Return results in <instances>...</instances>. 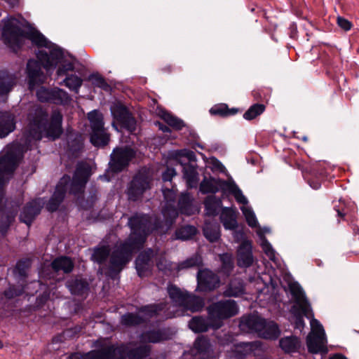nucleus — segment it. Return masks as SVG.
Wrapping results in <instances>:
<instances>
[{
	"label": "nucleus",
	"instance_id": "nucleus-1",
	"mask_svg": "<svg viewBox=\"0 0 359 359\" xmlns=\"http://www.w3.org/2000/svg\"><path fill=\"white\" fill-rule=\"evenodd\" d=\"M28 136L34 140H40L43 136L55 140L63 133V116L59 111L55 110L50 116L46 109L41 106H34L27 114Z\"/></svg>",
	"mask_w": 359,
	"mask_h": 359
},
{
	"label": "nucleus",
	"instance_id": "nucleus-2",
	"mask_svg": "<svg viewBox=\"0 0 359 359\" xmlns=\"http://www.w3.org/2000/svg\"><path fill=\"white\" fill-rule=\"evenodd\" d=\"M161 224L158 217L152 221L149 215L136 212L128 218V226L131 233L126 240L140 250L151 233L159 232Z\"/></svg>",
	"mask_w": 359,
	"mask_h": 359
},
{
	"label": "nucleus",
	"instance_id": "nucleus-3",
	"mask_svg": "<svg viewBox=\"0 0 359 359\" xmlns=\"http://www.w3.org/2000/svg\"><path fill=\"white\" fill-rule=\"evenodd\" d=\"M126 240L110 253L109 265L106 266L104 274L114 278L130 261L133 252L139 250Z\"/></svg>",
	"mask_w": 359,
	"mask_h": 359
},
{
	"label": "nucleus",
	"instance_id": "nucleus-4",
	"mask_svg": "<svg viewBox=\"0 0 359 359\" xmlns=\"http://www.w3.org/2000/svg\"><path fill=\"white\" fill-rule=\"evenodd\" d=\"M238 310L236 302L233 299L219 300L209 305L207 311L212 321V328L215 330L221 328L224 320L236 316Z\"/></svg>",
	"mask_w": 359,
	"mask_h": 359
},
{
	"label": "nucleus",
	"instance_id": "nucleus-5",
	"mask_svg": "<svg viewBox=\"0 0 359 359\" xmlns=\"http://www.w3.org/2000/svg\"><path fill=\"white\" fill-rule=\"evenodd\" d=\"M291 295L294 299L295 304L297 306H293L292 312L295 316L296 327H304V317L311 318L313 317V313L311 304L307 299L305 293L299 283H292L290 285Z\"/></svg>",
	"mask_w": 359,
	"mask_h": 359
},
{
	"label": "nucleus",
	"instance_id": "nucleus-6",
	"mask_svg": "<svg viewBox=\"0 0 359 359\" xmlns=\"http://www.w3.org/2000/svg\"><path fill=\"white\" fill-rule=\"evenodd\" d=\"M136 155V150L130 146L126 145L115 147L110 154L109 171L114 174H118L127 170Z\"/></svg>",
	"mask_w": 359,
	"mask_h": 359
},
{
	"label": "nucleus",
	"instance_id": "nucleus-7",
	"mask_svg": "<svg viewBox=\"0 0 359 359\" xmlns=\"http://www.w3.org/2000/svg\"><path fill=\"white\" fill-rule=\"evenodd\" d=\"M27 29H24L13 20H7L2 28L1 39L13 52L17 53L26 40Z\"/></svg>",
	"mask_w": 359,
	"mask_h": 359
},
{
	"label": "nucleus",
	"instance_id": "nucleus-8",
	"mask_svg": "<svg viewBox=\"0 0 359 359\" xmlns=\"http://www.w3.org/2000/svg\"><path fill=\"white\" fill-rule=\"evenodd\" d=\"M152 178L149 170L143 168L138 170L130 182L127 190L129 200L137 201L151 188Z\"/></svg>",
	"mask_w": 359,
	"mask_h": 359
},
{
	"label": "nucleus",
	"instance_id": "nucleus-9",
	"mask_svg": "<svg viewBox=\"0 0 359 359\" xmlns=\"http://www.w3.org/2000/svg\"><path fill=\"white\" fill-rule=\"evenodd\" d=\"M114 121L123 129L130 132L136 130V120L129 109L123 103H114L110 108Z\"/></svg>",
	"mask_w": 359,
	"mask_h": 359
},
{
	"label": "nucleus",
	"instance_id": "nucleus-10",
	"mask_svg": "<svg viewBox=\"0 0 359 359\" xmlns=\"http://www.w3.org/2000/svg\"><path fill=\"white\" fill-rule=\"evenodd\" d=\"M36 97L41 102H48L57 105L67 104L71 100L69 94L59 88H48L41 86L36 91Z\"/></svg>",
	"mask_w": 359,
	"mask_h": 359
},
{
	"label": "nucleus",
	"instance_id": "nucleus-11",
	"mask_svg": "<svg viewBox=\"0 0 359 359\" xmlns=\"http://www.w3.org/2000/svg\"><path fill=\"white\" fill-rule=\"evenodd\" d=\"M196 280V290L203 292L215 290L220 283L219 276L208 269H199L197 272Z\"/></svg>",
	"mask_w": 359,
	"mask_h": 359
},
{
	"label": "nucleus",
	"instance_id": "nucleus-12",
	"mask_svg": "<svg viewBox=\"0 0 359 359\" xmlns=\"http://www.w3.org/2000/svg\"><path fill=\"white\" fill-rule=\"evenodd\" d=\"M41 67L43 65L39 60L30 59L27 61L25 72L28 88L30 90H33L36 87L43 83L46 80V76L41 70Z\"/></svg>",
	"mask_w": 359,
	"mask_h": 359
},
{
	"label": "nucleus",
	"instance_id": "nucleus-13",
	"mask_svg": "<svg viewBox=\"0 0 359 359\" xmlns=\"http://www.w3.org/2000/svg\"><path fill=\"white\" fill-rule=\"evenodd\" d=\"M50 53L46 50H39L36 53L37 59L41 62L43 67L46 70L55 68L64 57V53L61 48L51 43V47L48 48Z\"/></svg>",
	"mask_w": 359,
	"mask_h": 359
},
{
	"label": "nucleus",
	"instance_id": "nucleus-14",
	"mask_svg": "<svg viewBox=\"0 0 359 359\" xmlns=\"http://www.w3.org/2000/svg\"><path fill=\"white\" fill-rule=\"evenodd\" d=\"M69 181V176L65 175L60 179L56 185L55 191L46 205V208L48 212H54L58 210L68 191Z\"/></svg>",
	"mask_w": 359,
	"mask_h": 359
},
{
	"label": "nucleus",
	"instance_id": "nucleus-15",
	"mask_svg": "<svg viewBox=\"0 0 359 359\" xmlns=\"http://www.w3.org/2000/svg\"><path fill=\"white\" fill-rule=\"evenodd\" d=\"M154 251L151 248H147L140 252L135 259V264L137 275L144 278L151 274L154 267Z\"/></svg>",
	"mask_w": 359,
	"mask_h": 359
},
{
	"label": "nucleus",
	"instance_id": "nucleus-16",
	"mask_svg": "<svg viewBox=\"0 0 359 359\" xmlns=\"http://www.w3.org/2000/svg\"><path fill=\"white\" fill-rule=\"evenodd\" d=\"M302 175L309 186L316 190L320 189L321 184L327 179L325 168L318 163L306 167L302 171Z\"/></svg>",
	"mask_w": 359,
	"mask_h": 359
},
{
	"label": "nucleus",
	"instance_id": "nucleus-17",
	"mask_svg": "<svg viewBox=\"0 0 359 359\" xmlns=\"http://www.w3.org/2000/svg\"><path fill=\"white\" fill-rule=\"evenodd\" d=\"M18 153L14 149L8 150L0 158V188L4 184V175L12 174L18 166Z\"/></svg>",
	"mask_w": 359,
	"mask_h": 359
},
{
	"label": "nucleus",
	"instance_id": "nucleus-18",
	"mask_svg": "<svg viewBox=\"0 0 359 359\" xmlns=\"http://www.w3.org/2000/svg\"><path fill=\"white\" fill-rule=\"evenodd\" d=\"M237 264L241 268H248L252 265L254 257L252 255V245L249 240L242 241L237 250Z\"/></svg>",
	"mask_w": 359,
	"mask_h": 359
},
{
	"label": "nucleus",
	"instance_id": "nucleus-19",
	"mask_svg": "<svg viewBox=\"0 0 359 359\" xmlns=\"http://www.w3.org/2000/svg\"><path fill=\"white\" fill-rule=\"evenodd\" d=\"M66 287L72 294L79 297H86L90 291V285L86 278L75 276L68 279Z\"/></svg>",
	"mask_w": 359,
	"mask_h": 359
},
{
	"label": "nucleus",
	"instance_id": "nucleus-20",
	"mask_svg": "<svg viewBox=\"0 0 359 359\" xmlns=\"http://www.w3.org/2000/svg\"><path fill=\"white\" fill-rule=\"evenodd\" d=\"M227 182L220 178H215L210 177L209 178L204 177L199 186V191L203 194H212L214 195L219 191V189L222 190V194L224 195V186Z\"/></svg>",
	"mask_w": 359,
	"mask_h": 359
},
{
	"label": "nucleus",
	"instance_id": "nucleus-21",
	"mask_svg": "<svg viewBox=\"0 0 359 359\" xmlns=\"http://www.w3.org/2000/svg\"><path fill=\"white\" fill-rule=\"evenodd\" d=\"M162 215L163 219L160 218L161 228L159 232L166 233L169 231L175 224L178 217V210L175 205L172 204H166L162 209Z\"/></svg>",
	"mask_w": 359,
	"mask_h": 359
},
{
	"label": "nucleus",
	"instance_id": "nucleus-22",
	"mask_svg": "<svg viewBox=\"0 0 359 359\" xmlns=\"http://www.w3.org/2000/svg\"><path fill=\"white\" fill-rule=\"evenodd\" d=\"M41 210V206L36 199L28 202L20 212V222L30 226L36 216L40 214Z\"/></svg>",
	"mask_w": 359,
	"mask_h": 359
},
{
	"label": "nucleus",
	"instance_id": "nucleus-23",
	"mask_svg": "<svg viewBox=\"0 0 359 359\" xmlns=\"http://www.w3.org/2000/svg\"><path fill=\"white\" fill-rule=\"evenodd\" d=\"M15 115L10 111H0V138L7 137L16 128Z\"/></svg>",
	"mask_w": 359,
	"mask_h": 359
},
{
	"label": "nucleus",
	"instance_id": "nucleus-24",
	"mask_svg": "<svg viewBox=\"0 0 359 359\" xmlns=\"http://www.w3.org/2000/svg\"><path fill=\"white\" fill-rule=\"evenodd\" d=\"M170 339L169 332L165 328L149 330L140 335V340L145 343L156 344Z\"/></svg>",
	"mask_w": 359,
	"mask_h": 359
},
{
	"label": "nucleus",
	"instance_id": "nucleus-25",
	"mask_svg": "<svg viewBox=\"0 0 359 359\" xmlns=\"http://www.w3.org/2000/svg\"><path fill=\"white\" fill-rule=\"evenodd\" d=\"M32 259L24 257L17 261L13 269V273L18 283L26 284L28 278V272L32 266Z\"/></svg>",
	"mask_w": 359,
	"mask_h": 359
},
{
	"label": "nucleus",
	"instance_id": "nucleus-26",
	"mask_svg": "<svg viewBox=\"0 0 359 359\" xmlns=\"http://www.w3.org/2000/svg\"><path fill=\"white\" fill-rule=\"evenodd\" d=\"M111 253V248L108 245H97L93 248V252L91 255V260L100 265L98 272L102 274L104 269L106 266L104 265L106 264Z\"/></svg>",
	"mask_w": 359,
	"mask_h": 359
},
{
	"label": "nucleus",
	"instance_id": "nucleus-27",
	"mask_svg": "<svg viewBox=\"0 0 359 359\" xmlns=\"http://www.w3.org/2000/svg\"><path fill=\"white\" fill-rule=\"evenodd\" d=\"M238 211L233 208L224 207L222 208L219 219L225 229L233 231L238 228Z\"/></svg>",
	"mask_w": 359,
	"mask_h": 359
},
{
	"label": "nucleus",
	"instance_id": "nucleus-28",
	"mask_svg": "<svg viewBox=\"0 0 359 359\" xmlns=\"http://www.w3.org/2000/svg\"><path fill=\"white\" fill-rule=\"evenodd\" d=\"M26 39L32 41L38 48H50L51 42L45 36L30 24L27 25Z\"/></svg>",
	"mask_w": 359,
	"mask_h": 359
},
{
	"label": "nucleus",
	"instance_id": "nucleus-29",
	"mask_svg": "<svg viewBox=\"0 0 359 359\" xmlns=\"http://www.w3.org/2000/svg\"><path fill=\"white\" fill-rule=\"evenodd\" d=\"M266 320L257 314L243 316L241 319V325L259 334L265 326Z\"/></svg>",
	"mask_w": 359,
	"mask_h": 359
},
{
	"label": "nucleus",
	"instance_id": "nucleus-30",
	"mask_svg": "<svg viewBox=\"0 0 359 359\" xmlns=\"http://www.w3.org/2000/svg\"><path fill=\"white\" fill-rule=\"evenodd\" d=\"M325 336L310 334L306 337V346L308 351L312 354L318 353H327V349L325 346Z\"/></svg>",
	"mask_w": 359,
	"mask_h": 359
},
{
	"label": "nucleus",
	"instance_id": "nucleus-31",
	"mask_svg": "<svg viewBox=\"0 0 359 359\" xmlns=\"http://www.w3.org/2000/svg\"><path fill=\"white\" fill-rule=\"evenodd\" d=\"M279 346L285 353H299L302 348V341L299 337L291 335L282 337L279 340Z\"/></svg>",
	"mask_w": 359,
	"mask_h": 359
},
{
	"label": "nucleus",
	"instance_id": "nucleus-32",
	"mask_svg": "<svg viewBox=\"0 0 359 359\" xmlns=\"http://www.w3.org/2000/svg\"><path fill=\"white\" fill-rule=\"evenodd\" d=\"M102 350L108 353L105 359H129L130 348L125 344L118 346L111 344L102 348Z\"/></svg>",
	"mask_w": 359,
	"mask_h": 359
},
{
	"label": "nucleus",
	"instance_id": "nucleus-33",
	"mask_svg": "<svg viewBox=\"0 0 359 359\" xmlns=\"http://www.w3.org/2000/svg\"><path fill=\"white\" fill-rule=\"evenodd\" d=\"M50 267L54 272L62 271L65 273H69L74 268V263L69 257L60 256L52 261Z\"/></svg>",
	"mask_w": 359,
	"mask_h": 359
},
{
	"label": "nucleus",
	"instance_id": "nucleus-34",
	"mask_svg": "<svg viewBox=\"0 0 359 359\" xmlns=\"http://www.w3.org/2000/svg\"><path fill=\"white\" fill-rule=\"evenodd\" d=\"M217 197L215 195L208 196L204 201L205 210L206 215L209 217H215L219 214V210L222 208V198Z\"/></svg>",
	"mask_w": 359,
	"mask_h": 359
},
{
	"label": "nucleus",
	"instance_id": "nucleus-35",
	"mask_svg": "<svg viewBox=\"0 0 359 359\" xmlns=\"http://www.w3.org/2000/svg\"><path fill=\"white\" fill-rule=\"evenodd\" d=\"M189 328L195 333H201L207 332L209 328H212V321L203 316H198L193 317L189 322Z\"/></svg>",
	"mask_w": 359,
	"mask_h": 359
},
{
	"label": "nucleus",
	"instance_id": "nucleus-36",
	"mask_svg": "<svg viewBox=\"0 0 359 359\" xmlns=\"http://www.w3.org/2000/svg\"><path fill=\"white\" fill-rule=\"evenodd\" d=\"M110 142V134L108 133L106 129L90 131V142L95 147L104 148Z\"/></svg>",
	"mask_w": 359,
	"mask_h": 359
},
{
	"label": "nucleus",
	"instance_id": "nucleus-37",
	"mask_svg": "<svg viewBox=\"0 0 359 359\" xmlns=\"http://www.w3.org/2000/svg\"><path fill=\"white\" fill-rule=\"evenodd\" d=\"M1 212L2 215L0 219V233L5 236L14 222L18 210L17 208H15L6 210Z\"/></svg>",
	"mask_w": 359,
	"mask_h": 359
},
{
	"label": "nucleus",
	"instance_id": "nucleus-38",
	"mask_svg": "<svg viewBox=\"0 0 359 359\" xmlns=\"http://www.w3.org/2000/svg\"><path fill=\"white\" fill-rule=\"evenodd\" d=\"M203 233L205 238L210 243L217 242L221 236L220 226L217 222H205Z\"/></svg>",
	"mask_w": 359,
	"mask_h": 359
},
{
	"label": "nucleus",
	"instance_id": "nucleus-39",
	"mask_svg": "<svg viewBox=\"0 0 359 359\" xmlns=\"http://www.w3.org/2000/svg\"><path fill=\"white\" fill-rule=\"evenodd\" d=\"M239 111L238 108H229L225 103H219L215 104L210 108L209 112L212 116H218L220 117H229L236 115Z\"/></svg>",
	"mask_w": 359,
	"mask_h": 359
},
{
	"label": "nucleus",
	"instance_id": "nucleus-40",
	"mask_svg": "<svg viewBox=\"0 0 359 359\" xmlns=\"http://www.w3.org/2000/svg\"><path fill=\"white\" fill-rule=\"evenodd\" d=\"M352 210H351L350 206H346L344 203H341L339 202V205L338 206L334 207V210L337 213V217L339 218L338 219V222H340V220L348 221L353 222L356 219V217L354 211V205H352Z\"/></svg>",
	"mask_w": 359,
	"mask_h": 359
},
{
	"label": "nucleus",
	"instance_id": "nucleus-41",
	"mask_svg": "<svg viewBox=\"0 0 359 359\" xmlns=\"http://www.w3.org/2000/svg\"><path fill=\"white\" fill-rule=\"evenodd\" d=\"M182 172L187 185L191 188L195 187L198 180L196 166L189 163H184V165H183Z\"/></svg>",
	"mask_w": 359,
	"mask_h": 359
},
{
	"label": "nucleus",
	"instance_id": "nucleus-42",
	"mask_svg": "<svg viewBox=\"0 0 359 359\" xmlns=\"http://www.w3.org/2000/svg\"><path fill=\"white\" fill-rule=\"evenodd\" d=\"M204 304V300L203 298L189 293L182 307L187 311L197 312L202 310Z\"/></svg>",
	"mask_w": 359,
	"mask_h": 359
},
{
	"label": "nucleus",
	"instance_id": "nucleus-43",
	"mask_svg": "<svg viewBox=\"0 0 359 359\" xmlns=\"http://www.w3.org/2000/svg\"><path fill=\"white\" fill-rule=\"evenodd\" d=\"M145 323V319L136 313L128 312L121 316V323L123 326L131 327L141 325Z\"/></svg>",
	"mask_w": 359,
	"mask_h": 359
},
{
	"label": "nucleus",
	"instance_id": "nucleus-44",
	"mask_svg": "<svg viewBox=\"0 0 359 359\" xmlns=\"http://www.w3.org/2000/svg\"><path fill=\"white\" fill-rule=\"evenodd\" d=\"M280 334V329L277 323L270 321H265V326L261 331L259 335L266 339H276Z\"/></svg>",
	"mask_w": 359,
	"mask_h": 359
},
{
	"label": "nucleus",
	"instance_id": "nucleus-45",
	"mask_svg": "<svg viewBox=\"0 0 359 359\" xmlns=\"http://www.w3.org/2000/svg\"><path fill=\"white\" fill-rule=\"evenodd\" d=\"M168 293L170 299L180 306H182L189 294L187 292L182 291L175 285L168 287Z\"/></svg>",
	"mask_w": 359,
	"mask_h": 359
},
{
	"label": "nucleus",
	"instance_id": "nucleus-46",
	"mask_svg": "<svg viewBox=\"0 0 359 359\" xmlns=\"http://www.w3.org/2000/svg\"><path fill=\"white\" fill-rule=\"evenodd\" d=\"M151 353V346L148 344L140 345L129 351V359H147Z\"/></svg>",
	"mask_w": 359,
	"mask_h": 359
},
{
	"label": "nucleus",
	"instance_id": "nucleus-47",
	"mask_svg": "<svg viewBox=\"0 0 359 359\" xmlns=\"http://www.w3.org/2000/svg\"><path fill=\"white\" fill-rule=\"evenodd\" d=\"M197 233V229L192 225H185L177 229L175 235L177 239L186 241L192 238Z\"/></svg>",
	"mask_w": 359,
	"mask_h": 359
},
{
	"label": "nucleus",
	"instance_id": "nucleus-48",
	"mask_svg": "<svg viewBox=\"0 0 359 359\" xmlns=\"http://www.w3.org/2000/svg\"><path fill=\"white\" fill-rule=\"evenodd\" d=\"M88 120L90 121V131L105 129L103 117L96 110H93L88 114Z\"/></svg>",
	"mask_w": 359,
	"mask_h": 359
},
{
	"label": "nucleus",
	"instance_id": "nucleus-49",
	"mask_svg": "<svg viewBox=\"0 0 359 359\" xmlns=\"http://www.w3.org/2000/svg\"><path fill=\"white\" fill-rule=\"evenodd\" d=\"M265 109L266 106L264 104H253L244 113L243 118L248 121L253 120L256 118L258 116L261 115L265 111Z\"/></svg>",
	"mask_w": 359,
	"mask_h": 359
},
{
	"label": "nucleus",
	"instance_id": "nucleus-50",
	"mask_svg": "<svg viewBox=\"0 0 359 359\" xmlns=\"http://www.w3.org/2000/svg\"><path fill=\"white\" fill-rule=\"evenodd\" d=\"M90 169L84 164H79L74 173V179L81 183L86 184L90 176Z\"/></svg>",
	"mask_w": 359,
	"mask_h": 359
},
{
	"label": "nucleus",
	"instance_id": "nucleus-51",
	"mask_svg": "<svg viewBox=\"0 0 359 359\" xmlns=\"http://www.w3.org/2000/svg\"><path fill=\"white\" fill-rule=\"evenodd\" d=\"M25 283H22L19 285H10L9 287L4 290V295L8 299L20 297L25 292Z\"/></svg>",
	"mask_w": 359,
	"mask_h": 359
},
{
	"label": "nucleus",
	"instance_id": "nucleus-52",
	"mask_svg": "<svg viewBox=\"0 0 359 359\" xmlns=\"http://www.w3.org/2000/svg\"><path fill=\"white\" fill-rule=\"evenodd\" d=\"M13 87V81L5 72H0V97L7 95L11 91Z\"/></svg>",
	"mask_w": 359,
	"mask_h": 359
},
{
	"label": "nucleus",
	"instance_id": "nucleus-53",
	"mask_svg": "<svg viewBox=\"0 0 359 359\" xmlns=\"http://www.w3.org/2000/svg\"><path fill=\"white\" fill-rule=\"evenodd\" d=\"M163 118L169 126L176 130H180L185 126L184 122L182 119L170 113L164 114Z\"/></svg>",
	"mask_w": 359,
	"mask_h": 359
},
{
	"label": "nucleus",
	"instance_id": "nucleus-54",
	"mask_svg": "<svg viewBox=\"0 0 359 359\" xmlns=\"http://www.w3.org/2000/svg\"><path fill=\"white\" fill-rule=\"evenodd\" d=\"M65 85L71 90L78 92L82 85L83 80L74 74L67 75L64 79Z\"/></svg>",
	"mask_w": 359,
	"mask_h": 359
},
{
	"label": "nucleus",
	"instance_id": "nucleus-55",
	"mask_svg": "<svg viewBox=\"0 0 359 359\" xmlns=\"http://www.w3.org/2000/svg\"><path fill=\"white\" fill-rule=\"evenodd\" d=\"M88 80L91 81L92 83L95 86L100 88L104 90L107 91L110 89V86L107 83L104 78L99 73H93L90 74Z\"/></svg>",
	"mask_w": 359,
	"mask_h": 359
},
{
	"label": "nucleus",
	"instance_id": "nucleus-56",
	"mask_svg": "<svg viewBox=\"0 0 359 359\" xmlns=\"http://www.w3.org/2000/svg\"><path fill=\"white\" fill-rule=\"evenodd\" d=\"M203 264L202 258L200 255H194L180 264L181 269H189L194 266H200Z\"/></svg>",
	"mask_w": 359,
	"mask_h": 359
},
{
	"label": "nucleus",
	"instance_id": "nucleus-57",
	"mask_svg": "<svg viewBox=\"0 0 359 359\" xmlns=\"http://www.w3.org/2000/svg\"><path fill=\"white\" fill-rule=\"evenodd\" d=\"M194 346L198 353H207L210 348V342L205 337H198L195 340Z\"/></svg>",
	"mask_w": 359,
	"mask_h": 359
},
{
	"label": "nucleus",
	"instance_id": "nucleus-58",
	"mask_svg": "<svg viewBox=\"0 0 359 359\" xmlns=\"http://www.w3.org/2000/svg\"><path fill=\"white\" fill-rule=\"evenodd\" d=\"M241 210L245 217L248 224L250 227H256L258 224V222L252 210L243 207L241 208Z\"/></svg>",
	"mask_w": 359,
	"mask_h": 359
},
{
	"label": "nucleus",
	"instance_id": "nucleus-59",
	"mask_svg": "<svg viewBox=\"0 0 359 359\" xmlns=\"http://www.w3.org/2000/svg\"><path fill=\"white\" fill-rule=\"evenodd\" d=\"M86 184L81 183L79 182L78 180L72 178V180L71 181L69 180L68 182V190L69 194H79L81 193L83 191V189L85 187Z\"/></svg>",
	"mask_w": 359,
	"mask_h": 359
},
{
	"label": "nucleus",
	"instance_id": "nucleus-60",
	"mask_svg": "<svg viewBox=\"0 0 359 359\" xmlns=\"http://www.w3.org/2000/svg\"><path fill=\"white\" fill-rule=\"evenodd\" d=\"M108 353L102 350V348L82 354L81 359H105Z\"/></svg>",
	"mask_w": 359,
	"mask_h": 359
},
{
	"label": "nucleus",
	"instance_id": "nucleus-61",
	"mask_svg": "<svg viewBox=\"0 0 359 359\" xmlns=\"http://www.w3.org/2000/svg\"><path fill=\"white\" fill-rule=\"evenodd\" d=\"M222 269L225 273H230L233 269V262L231 257L228 254H223L220 256Z\"/></svg>",
	"mask_w": 359,
	"mask_h": 359
},
{
	"label": "nucleus",
	"instance_id": "nucleus-62",
	"mask_svg": "<svg viewBox=\"0 0 359 359\" xmlns=\"http://www.w3.org/2000/svg\"><path fill=\"white\" fill-rule=\"evenodd\" d=\"M243 292V289L241 286H233L232 283H229L224 291V296L226 297H238Z\"/></svg>",
	"mask_w": 359,
	"mask_h": 359
},
{
	"label": "nucleus",
	"instance_id": "nucleus-63",
	"mask_svg": "<svg viewBox=\"0 0 359 359\" xmlns=\"http://www.w3.org/2000/svg\"><path fill=\"white\" fill-rule=\"evenodd\" d=\"M83 148V144L81 139L78 137L74 138L69 142V149L74 155L80 153Z\"/></svg>",
	"mask_w": 359,
	"mask_h": 359
},
{
	"label": "nucleus",
	"instance_id": "nucleus-64",
	"mask_svg": "<svg viewBox=\"0 0 359 359\" xmlns=\"http://www.w3.org/2000/svg\"><path fill=\"white\" fill-rule=\"evenodd\" d=\"M262 248L264 253L269 257L270 259L273 260L275 257V251L269 241L264 236L262 241Z\"/></svg>",
	"mask_w": 359,
	"mask_h": 359
}]
</instances>
